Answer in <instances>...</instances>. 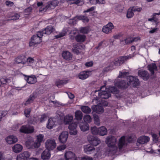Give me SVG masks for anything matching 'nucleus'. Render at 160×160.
<instances>
[{"mask_svg":"<svg viewBox=\"0 0 160 160\" xmlns=\"http://www.w3.org/2000/svg\"><path fill=\"white\" fill-rule=\"evenodd\" d=\"M150 138L148 137L145 136H140L137 140V142L141 144H144L148 142Z\"/></svg>","mask_w":160,"mask_h":160,"instance_id":"obj_25","label":"nucleus"},{"mask_svg":"<svg viewBox=\"0 0 160 160\" xmlns=\"http://www.w3.org/2000/svg\"><path fill=\"white\" fill-rule=\"evenodd\" d=\"M109 90L111 92L114 93H117L118 91V88L114 86H111L110 87Z\"/></svg>","mask_w":160,"mask_h":160,"instance_id":"obj_55","label":"nucleus"},{"mask_svg":"<svg viewBox=\"0 0 160 160\" xmlns=\"http://www.w3.org/2000/svg\"><path fill=\"white\" fill-rule=\"evenodd\" d=\"M65 158L66 160H77L75 154L71 151L67 152L65 154Z\"/></svg>","mask_w":160,"mask_h":160,"instance_id":"obj_18","label":"nucleus"},{"mask_svg":"<svg viewBox=\"0 0 160 160\" xmlns=\"http://www.w3.org/2000/svg\"><path fill=\"white\" fill-rule=\"evenodd\" d=\"M138 76L144 81L147 80L149 78V74L146 71L140 70L138 71Z\"/></svg>","mask_w":160,"mask_h":160,"instance_id":"obj_15","label":"nucleus"},{"mask_svg":"<svg viewBox=\"0 0 160 160\" xmlns=\"http://www.w3.org/2000/svg\"><path fill=\"white\" fill-rule=\"evenodd\" d=\"M51 9H52L51 8V6L49 2H48L47 5L45 7L43 8H41L40 11L42 12H46Z\"/></svg>","mask_w":160,"mask_h":160,"instance_id":"obj_45","label":"nucleus"},{"mask_svg":"<svg viewBox=\"0 0 160 160\" xmlns=\"http://www.w3.org/2000/svg\"><path fill=\"white\" fill-rule=\"evenodd\" d=\"M5 140L9 144H14L18 141L16 137L13 135L9 136L6 138Z\"/></svg>","mask_w":160,"mask_h":160,"instance_id":"obj_20","label":"nucleus"},{"mask_svg":"<svg viewBox=\"0 0 160 160\" xmlns=\"http://www.w3.org/2000/svg\"><path fill=\"white\" fill-rule=\"evenodd\" d=\"M79 126L81 130L82 131H86L89 129V125L87 123L82 122L79 124Z\"/></svg>","mask_w":160,"mask_h":160,"instance_id":"obj_32","label":"nucleus"},{"mask_svg":"<svg viewBox=\"0 0 160 160\" xmlns=\"http://www.w3.org/2000/svg\"><path fill=\"white\" fill-rule=\"evenodd\" d=\"M26 56L24 55H20L15 59L16 63L19 64L22 63L25 65Z\"/></svg>","mask_w":160,"mask_h":160,"instance_id":"obj_26","label":"nucleus"},{"mask_svg":"<svg viewBox=\"0 0 160 160\" xmlns=\"http://www.w3.org/2000/svg\"><path fill=\"white\" fill-rule=\"evenodd\" d=\"M148 70L150 72L151 75H153L155 73L154 71H157V67L155 63H152L148 65L147 66Z\"/></svg>","mask_w":160,"mask_h":160,"instance_id":"obj_21","label":"nucleus"},{"mask_svg":"<svg viewBox=\"0 0 160 160\" xmlns=\"http://www.w3.org/2000/svg\"><path fill=\"white\" fill-rule=\"evenodd\" d=\"M73 117L72 115H67L65 116L64 118V122L66 125H69L68 128L69 130V133L71 135H76L78 132L76 130L78 124L77 122H72Z\"/></svg>","mask_w":160,"mask_h":160,"instance_id":"obj_1","label":"nucleus"},{"mask_svg":"<svg viewBox=\"0 0 160 160\" xmlns=\"http://www.w3.org/2000/svg\"><path fill=\"white\" fill-rule=\"evenodd\" d=\"M20 15L18 13H15L10 17L11 19L6 20H0V25L2 26L5 25L6 23L9 20H16L19 18Z\"/></svg>","mask_w":160,"mask_h":160,"instance_id":"obj_12","label":"nucleus"},{"mask_svg":"<svg viewBox=\"0 0 160 160\" xmlns=\"http://www.w3.org/2000/svg\"><path fill=\"white\" fill-rule=\"evenodd\" d=\"M5 4L8 6L12 7L14 5V3L11 1L8 0L6 1Z\"/></svg>","mask_w":160,"mask_h":160,"instance_id":"obj_64","label":"nucleus"},{"mask_svg":"<svg viewBox=\"0 0 160 160\" xmlns=\"http://www.w3.org/2000/svg\"><path fill=\"white\" fill-rule=\"evenodd\" d=\"M66 148V146L65 145H62L58 146L57 149L59 151L63 150Z\"/></svg>","mask_w":160,"mask_h":160,"instance_id":"obj_59","label":"nucleus"},{"mask_svg":"<svg viewBox=\"0 0 160 160\" xmlns=\"http://www.w3.org/2000/svg\"><path fill=\"white\" fill-rule=\"evenodd\" d=\"M160 15V11L158 13H154L152 14V18H149L148 19V21H150L152 22H154L156 23H158V18L157 17V15ZM156 25H157V24H156Z\"/></svg>","mask_w":160,"mask_h":160,"instance_id":"obj_31","label":"nucleus"},{"mask_svg":"<svg viewBox=\"0 0 160 160\" xmlns=\"http://www.w3.org/2000/svg\"><path fill=\"white\" fill-rule=\"evenodd\" d=\"M129 79L130 82L132 84L133 87H137L139 85V83L138 79L132 76L129 77Z\"/></svg>","mask_w":160,"mask_h":160,"instance_id":"obj_22","label":"nucleus"},{"mask_svg":"<svg viewBox=\"0 0 160 160\" xmlns=\"http://www.w3.org/2000/svg\"><path fill=\"white\" fill-rule=\"evenodd\" d=\"M93 115L95 123L98 125H100V120L98 116L96 114H93Z\"/></svg>","mask_w":160,"mask_h":160,"instance_id":"obj_47","label":"nucleus"},{"mask_svg":"<svg viewBox=\"0 0 160 160\" xmlns=\"http://www.w3.org/2000/svg\"><path fill=\"white\" fill-rule=\"evenodd\" d=\"M44 36L40 31L38 32L37 35H33L29 42L30 47L33 46L36 44L40 43L42 42V38Z\"/></svg>","mask_w":160,"mask_h":160,"instance_id":"obj_3","label":"nucleus"},{"mask_svg":"<svg viewBox=\"0 0 160 160\" xmlns=\"http://www.w3.org/2000/svg\"><path fill=\"white\" fill-rule=\"evenodd\" d=\"M55 30V28L52 26L50 25L47 26L44 30L40 31V32L42 33L44 36H45V35L50 34L52 32L54 31Z\"/></svg>","mask_w":160,"mask_h":160,"instance_id":"obj_14","label":"nucleus"},{"mask_svg":"<svg viewBox=\"0 0 160 160\" xmlns=\"http://www.w3.org/2000/svg\"><path fill=\"white\" fill-rule=\"evenodd\" d=\"M54 124V122L52 120L51 118L49 119L47 125V128L49 129H52Z\"/></svg>","mask_w":160,"mask_h":160,"instance_id":"obj_42","label":"nucleus"},{"mask_svg":"<svg viewBox=\"0 0 160 160\" xmlns=\"http://www.w3.org/2000/svg\"><path fill=\"white\" fill-rule=\"evenodd\" d=\"M83 120L85 123H88L91 122L92 118L90 115L86 114L84 117Z\"/></svg>","mask_w":160,"mask_h":160,"instance_id":"obj_46","label":"nucleus"},{"mask_svg":"<svg viewBox=\"0 0 160 160\" xmlns=\"http://www.w3.org/2000/svg\"><path fill=\"white\" fill-rule=\"evenodd\" d=\"M49 3L51 6L52 9H53L55 7L58 5L59 3V2L58 0H53L51 2H49Z\"/></svg>","mask_w":160,"mask_h":160,"instance_id":"obj_48","label":"nucleus"},{"mask_svg":"<svg viewBox=\"0 0 160 160\" xmlns=\"http://www.w3.org/2000/svg\"><path fill=\"white\" fill-rule=\"evenodd\" d=\"M81 109L85 113H90L91 111V108L88 106H82Z\"/></svg>","mask_w":160,"mask_h":160,"instance_id":"obj_38","label":"nucleus"},{"mask_svg":"<svg viewBox=\"0 0 160 160\" xmlns=\"http://www.w3.org/2000/svg\"><path fill=\"white\" fill-rule=\"evenodd\" d=\"M7 111H0V121L1 120V119L2 117H5L7 114Z\"/></svg>","mask_w":160,"mask_h":160,"instance_id":"obj_58","label":"nucleus"},{"mask_svg":"<svg viewBox=\"0 0 160 160\" xmlns=\"http://www.w3.org/2000/svg\"><path fill=\"white\" fill-rule=\"evenodd\" d=\"M75 118L77 120H81L82 119V113L79 110L75 112Z\"/></svg>","mask_w":160,"mask_h":160,"instance_id":"obj_40","label":"nucleus"},{"mask_svg":"<svg viewBox=\"0 0 160 160\" xmlns=\"http://www.w3.org/2000/svg\"><path fill=\"white\" fill-rule=\"evenodd\" d=\"M92 74L91 71L85 70L81 72L78 73L77 77L80 79L85 80L88 78Z\"/></svg>","mask_w":160,"mask_h":160,"instance_id":"obj_9","label":"nucleus"},{"mask_svg":"<svg viewBox=\"0 0 160 160\" xmlns=\"http://www.w3.org/2000/svg\"><path fill=\"white\" fill-rule=\"evenodd\" d=\"M113 28L114 25L113 24L112 22H109L103 27L102 31L105 33L108 34L112 32V30Z\"/></svg>","mask_w":160,"mask_h":160,"instance_id":"obj_11","label":"nucleus"},{"mask_svg":"<svg viewBox=\"0 0 160 160\" xmlns=\"http://www.w3.org/2000/svg\"><path fill=\"white\" fill-rule=\"evenodd\" d=\"M50 151L48 149H45L41 154V158L43 160H47L49 159L51 154Z\"/></svg>","mask_w":160,"mask_h":160,"instance_id":"obj_27","label":"nucleus"},{"mask_svg":"<svg viewBox=\"0 0 160 160\" xmlns=\"http://www.w3.org/2000/svg\"><path fill=\"white\" fill-rule=\"evenodd\" d=\"M93 62L91 61L86 62L85 64V65L87 67H89L92 66L93 65Z\"/></svg>","mask_w":160,"mask_h":160,"instance_id":"obj_63","label":"nucleus"},{"mask_svg":"<svg viewBox=\"0 0 160 160\" xmlns=\"http://www.w3.org/2000/svg\"><path fill=\"white\" fill-rule=\"evenodd\" d=\"M31 110L30 108H26L24 111V114L25 117L27 118L29 117Z\"/></svg>","mask_w":160,"mask_h":160,"instance_id":"obj_51","label":"nucleus"},{"mask_svg":"<svg viewBox=\"0 0 160 160\" xmlns=\"http://www.w3.org/2000/svg\"><path fill=\"white\" fill-rule=\"evenodd\" d=\"M68 137V133L67 132H62L59 135L58 139L59 142L62 143H65L67 140Z\"/></svg>","mask_w":160,"mask_h":160,"instance_id":"obj_17","label":"nucleus"},{"mask_svg":"<svg viewBox=\"0 0 160 160\" xmlns=\"http://www.w3.org/2000/svg\"><path fill=\"white\" fill-rule=\"evenodd\" d=\"M74 38L78 42H83L85 40L86 36L84 34H78L74 37Z\"/></svg>","mask_w":160,"mask_h":160,"instance_id":"obj_24","label":"nucleus"},{"mask_svg":"<svg viewBox=\"0 0 160 160\" xmlns=\"http://www.w3.org/2000/svg\"><path fill=\"white\" fill-rule=\"evenodd\" d=\"M92 109L93 111L98 113H102L104 112L103 107L99 105H93L92 107Z\"/></svg>","mask_w":160,"mask_h":160,"instance_id":"obj_23","label":"nucleus"},{"mask_svg":"<svg viewBox=\"0 0 160 160\" xmlns=\"http://www.w3.org/2000/svg\"><path fill=\"white\" fill-rule=\"evenodd\" d=\"M67 83V81L66 80L58 79L55 82V84L58 87H60V86L65 84Z\"/></svg>","mask_w":160,"mask_h":160,"instance_id":"obj_41","label":"nucleus"},{"mask_svg":"<svg viewBox=\"0 0 160 160\" xmlns=\"http://www.w3.org/2000/svg\"><path fill=\"white\" fill-rule=\"evenodd\" d=\"M22 154L26 160H38V159L36 158H29V157L30 156V154L29 152L28 151H25L22 153Z\"/></svg>","mask_w":160,"mask_h":160,"instance_id":"obj_36","label":"nucleus"},{"mask_svg":"<svg viewBox=\"0 0 160 160\" xmlns=\"http://www.w3.org/2000/svg\"><path fill=\"white\" fill-rule=\"evenodd\" d=\"M78 20H82L83 22H88L89 20L87 17L82 15H77L75 17Z\"/></svg>","mask_w":160,"mask_h":160,"instance_id":"obj_33","label":"nucleus"},{"mask_svg":"<svg viewBox=\"0 0 160 160\" xmlns=\"http://www.w3.org/2000/svg\"><path fill=\"white\" fill-rule=\"evenodd\" d=\"M35 144V142H34L33 139L31 137L28 138L25 142V145L28 149H34L38 148V146Z\"/></svg>","mask_w":160,"mask_h":160,"instance_id":"obj_8","label":"nucleus"},{"mask_svg":"<svg viewBox=\"0 0 160 160\" xmlns=\"http://www.w3.org/2000/svg\"><path fill=\"white\" fill-rule=\"evenodd\" d=\"M34 127L29 125H22L19 130L20 132L24 134L32 133L34 132Z\"/></svg>","mask_w":160,"mask_h":160,"instance_id":"obj_4","label":"nucleus"},{"mask_svg":"<svg viewBox=\"0 0 160 160\" xmlns=\"http://www.w3.org/2000/svg\"><path fill=\"white\" fill-rule=\"evenodd\" d=\"M91 130L93 134L95 135L98 134L99 128H97L95 126L91 127Z\"/></svg>","mask_w":160,"mask_h":160,"instance_id":"obj_49","label":"nucleus"},{"mask_svg":"<svg viewBox=\"0 0 160 160\" xmlns=\"http://www.w3.org/2000/svg\"><path fill=\"white\" fill-rule=\"evenodd\" d=\"M17 160H26L22 153L18 156Z\"/></svg>","mask_w":160,"mask_h":160,"instance_id":"obj_61","label":"nucleus"},{"mask_svg":"<svg viewBox=\"0 0 160 160\" xmlns=\"http://www.w3.org/2000/svg\"><path fill=\"white\" fill-rule=\"evenodd\" d=\"M66 34V32H61L58 35H56L55 37L56 38H58L65 36Z\"/></svg>","mask_w":160,"mask_h":160,"instance_id":"obj_57","label":"nucleus"},{"mask_svg":"<svg viewBox=\"0 0 160 160\" xmlns=\"http://www.w3.org/2000/svg\"><path fill=\"white\" fill-rule=\"evenodd\" d=\"M35 62V60L34 59V58L31 57H28L25 59V64H27L28 66H32Z\"/></svg>","mask_w":160,"mask_h":160,"instance_id":"obj_30","label":"nucleus"},{"mask_svg":"<svg viewBox=\"0 0 160 160\" xmlns=\"http://www.w3.org/2000/svg\"><path fill=\"white\" fill-rule=\"evenodd\" d=\"M107 133L106 128L104 126H102L99 128L98 135L101 136L105 135Z\"/></svg>","mask_w":160,"mask_h":160,"instance_id":"obj_35","label":"nucleus"},{"mask_svg":"<svg viewBox=\"0 0 160 160\" xmlns=\"http://www.w3.org/2000/svg\"><path fill=\"white\" fill-rule=\"evenodd\" d=\"M95 151V148L93 147L90 145H88L84 148L85 152L87 154H89L93 153Z\"/></svg>","mask_w":160,"mask_h":160,"instance_id":"obj_28","label":"nucleus"},{"mask_svg":"<svg viewBox=\"0 0 160 160\" xmlns=\"http://www.w3.org/2000/svg\"><path fill=\"white\" fill-rule=\"evenodd\" d=\"M44 136L42 134H39L37 137V142H35V145H37L38 148L40 145V143L42 142Z\"/></svg>","mask_w":160,"mask_h":160,"instance_id":"obj_37","label":"nucleus"},{"mask_svg":"<svg viewBox=\"0 0 160 160\" xmlns=\"http://www.w3.org/2000/svg\"><path fill=\"white\" fill-rule=\"evenodd\" d=\"M132 9L133 12L136 11L140 12L142 10V8L141 7H138V6H136L132 7Z\"/></svg>","mask_w":160,"mask_h":160,"instance_id":"obj_54","label":"nucleus"},{"mask_svg":"<svg viewBox=\"0 0 160 160\" xmlns=\"http://www.w3.org/2000/svg\"><path fill=\"white\" fill-rule=\"evenodd\" d=\"M62 57L67 61H69L72 59L73 55L69 52L64 51L62 52Z\"/></svg>","mask_w":160,"mask_h":160,"instance_id":"obj_19","label":"nucleus"},{"mask_svg":"<svg viewBox=\"0 0 160 160\" xmlns=\"http://www.w3.org/2000/svg\"><path fill=\"white\" fill-rule=\"evenodd\" d=\"M130 57L128 56H120L119 57L118 59L120 61L122 64L124 63L125 61L129 59Z\"/></svg>","mask_w":160,"mask_h":160,"instance_id":"obj_43","label":"nucleus"},{"mask_svg":"<svg viewBox=\"0 0 160 160\" xmlns=\"http://www.w3.org/2000/svg\"><path fill=\"white\" fill-rule=\"evenodd\" d=\"M24 78L27 82L29 84H34L37 82V78L34 75H25Z\"/></svg>","mask_w":160,"mask_h":160,"instance_id":"obj_16","label":"nucleus"},{"mask_svg":"<svg viewBox=\"0 0 160 160\" xmlns=\"http://www.w3.org/2000/svg\"><path fill=\"white\" fill-rule=\"evenodd\" d=\"M85 46L83 44L79 43H74L72 44V51L74 54L78 55L81 53L79 50L84 48Z\"/></svg>","mask_w":160,"mask_h":160,"instance_id":"obj_6","label":"nucleus"},{"mask_svg":"<svg viewBox=\"0 0 160 160\" xmlns=\"http://www.w3.org/2000/svg\"><path fill=\"white\" fill-rule=\"evenodd\" d=\"M125 145V137L124 136H122L119 139L118 143V148L120 150H121Z\"/></svg>","mask_w":160,"mask_h":160,"instance_id":"obj_29","label":"nucleus"},{"mask_svg":"<svg viewBox=\"0 0 160 160\" xmlns=\"http://www.w3.org/2000/svg\"><path fill=\"white\" fill-rule=\"evenodd\" d=\"M79 31L82 33L87 34L90 31V28L89 26L81 27L80 28Z\"/></svg>","mask_w":160,"mask_h":160,"instance_id":"obj_39","label":"nucleus"},{"mask_svg":"<svg viewBox=\"0 0 160 160\" xmlns=\"http://www.w3.org/2000/svg\"><path fill=\"white\" fill-rule=\"evenodd\" d=\"M134 12L132 11V8L129 9L127 12V17L128 18H131L134 15Z\"/></svg>","mask_w":160,"mask_h":160,"instance_id":"obj_50","label":"nucleus"},{"mask_svg":"<svg viewBox=\"0 0 160 160\" xmlns=\"http://www.w3.org/2000/svg\"><path fill=\"white\" fill-rule=\"evenodd\" d=\"M37 93L36 92H33L29 96V98L33 102L35 99L37 97Z\"/></svg>","mask_w":160,"mask_h":160,"instance_id":"obj_52","label":"nucleus"},{"mask_svg":"<svg viewBox=\"0 0 160 160\" xmlns=\"http://www.w3.org/2000/svg\"><path fill=\"white\" fill-rule=\"evenodd\" d=\"M116 139L114 136H109L106 138V143L110 148L109 152L114 153L117 150V147L116 145Z\"/></svg>","mask_w":160,"mask_h":160,"instance_id":"obj_2","label":"nucleus"},{"mask_svg":"<svg viewBox=\"0 0 160 160\" xmlns=\"http://www.w3.org/2000/svg\"><path fill=\"white\" fill-rule=\"evenodd\" d=\"M9 79L6 77H2L0 79V87L8 83Z\"/></svg>","mask_w":160,"mask_h":160,"instance_id":"obj_44","label":"nucleus"},{"mask_svg":"<svg viewBox=\"0 0 160 160\" xmlns=\"http://www.w3.org/2000/svg\"><path fill=\"white\" fill-rule=\"evenodd\" d=\"M47 118V116L45 114H42L40 118V122H43L45 121V119Z\"/></svg>","mask_w":160,"mask_h":160,"instance_id":"obj_60","label":"nucleus"},{"mask_svg":"<svg viewBox=\"0 0 160 160\" xmlns=\"http://www.w3.org/2000/svg\"><path fill=\"white\" fill-rule=\"evenodd\" d=\"M88 139L89 143L92 145L96 146L99 144L101 141L97 137L89 135L88 137Z\"/></svg>","mask_w":160,"mask_h":160,"instance_id":"obj_10","label":"nucleus"},{"mask_svg":"<svg viewBox=\"0 0 160 160\" xmlns=\"http://www.w3.org/2000/svg\"><path fill=\"white\" fill-rule=\"evenodd\" d=\"M80 160H93V159L92 157L86 156L81 157Z\"/></svg>","mask_w":160,"mask_h":160,"instance_id":"obj_62","label":"nucleus"},{"mask_svg":"<svg viewBox=\"0 0 160 160\" xmlns=\"http://www.w3.org/2000/svg\"><path fill=\"white\" fill-rule=\"evenodd\" d=\"M78 6H81L83 5L84 2L83 0H76L73 2Z\"/></svg>","mask_w":160,"mask_h":160,"instance_id":"obj_56","label":"nucleus"},{"mask_svg":"<svg viewBox=\"0 0 160 160\" xmlns=\"http://www.w3.org/2000/svg\"><path fill=\"white\" fill-rule=\"evenodd\" d=\"M12 150L14 152L16 153H18L20 152L23 148L22 146L19 144H16L13 147Z\"/></svg>","mask_w":160,"mask_h":160,"instance_id":"obj_34","label":"nucleus"},{"mask_svg":"<svg viewBox=\"0 0 160 160\" xmlns=\"http://www.w3.org/2000/svg\"><path fill=\"white\" fill-rule=\"evenodd\" d=\"M56 144L55 140L53 139H50L47 140L45 143L46 149L50 150H53L56 147Z\"/></svg>","mask_w":160,"mask_h":160,"instance_id":"obj_7","label":"nucleus"},{"mask_svg":"<svg viewBox=\"0 0 160 160\" xmlns=\"http://www.w3.org/2000/svg\"><path fill=\"white\" fill-rule=\"evenodd\" d=\"M76 18H75V17H74L72 19H70L68 21V23L69 24L73 25H74L76 24L77 22L75 19Z\"/></svg>","mask_w":160,"mask_h":160,"instance_id":"obj_53","label":"nucleus"},{"mask_svg":"<svg viewBox=\"0 0 160 160\" xmlns=\"http://www.w3.org/2000/svg\"><path fill=\"white\" fill-rule=\"evenodd\" d=\"M116 85L119 89L124 90L128 88L129 83L124 80H121L118 81Z\"/></svg>","mask_w":160,"mask_h":160,"instance_id":"obj_13","label":"nucleus"},{"mask_svg":"<svg viewBox=\"0 0 160 160\" xmlns=\"http://www.w3.org/2000/svg\"><path fill=\"white\" fill-rule=\"evenodd\" d=\"M106 84L100 88V91L98 93V96L102 99H107L111 96V94L109 92L104 90L106 89Z\"/></svg>","mask_w":160,"mask_h":160,"instance_id":"obj_5","label":"nucleus"}]
</instances>
